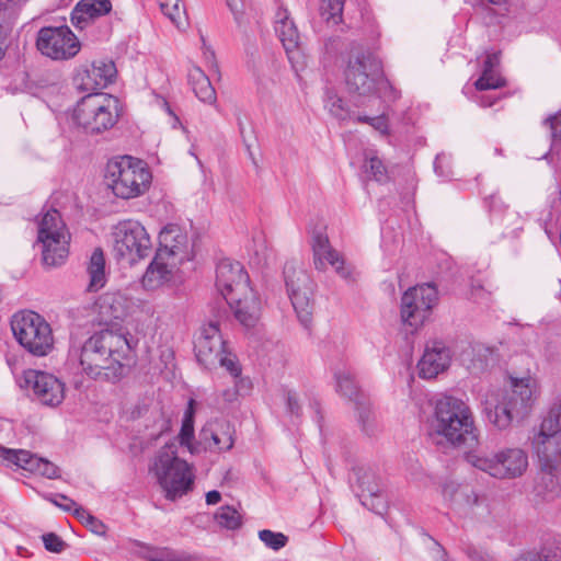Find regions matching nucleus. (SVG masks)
Returning <instances> with one entry per match:
<instances>
[{
    "label": "nucleus",
    "mask_w": 561,
    "mask_h": 561,
    "mask_svg": "<svg viewBox=\"0 0 561 561\" xmlns=\"http://www.w3.org/2000/svg\"><path fill=\"white\" fill-rule=\"evenodd\" d=\"M133 337L112 330H103L90 336L79 354L82 370L94 379L115 382L124 374L122 360L133 350Z\"/></svg>",
    "instance_id": "obj_1"
},
{
    "label": "nucleus",
    "mask_w": 561,
    "mask_h": 561,
    "mask_svg": "<svg viewBox=\"0 0 561 561\" xmlns=\"http://www.w3.org/2000/svg\"><path fill=\"white\" fill-rule=\"evenodd\" d=\"M432 432L455 447H471L479 439V430L469 404L453 396L436 401Z\"/></svg>",
    "instance_id": "obj_2"
},
{
    "label": "nucleus",
    "mask_w": 561,
    "mask_h": 561,
    "mask_svg": "<svg viewBox=\"0 0 561 561\" xmlns=\"http://www.w3.org/2000/svg\"><path fill=\"white\" fill-rule=\"evenodd\" d=\"M345 82L348 92L360 104L374 98L383 101L397 99L394 89L383 76L381 61L370 51H358L350 58Z\"/></svg>",
    "instance_id": "obj_3"
},
{
    "label": "nucleus",
    "mask_w": 561,
    "mask_h": 561,
    "mask_svg": "<svg viewBox=\"0 0 561 561\" xmlns=\"http://www.w3.org/2000/svg\"><path fill=\"white\" fill-rule=\"evenodd\" d=\"M539 396L538 386L530 377L512 379V390L497 398H489L484 404V414L489 423L503 431L514 420L524 419L533 410Z\"/></svg>",
    "instance_id": "obj_4"
},
{
    "label": "nucleus",
    "mask_w": 561,
    "mask_h": 561,
    "mask_svg": "<svg viewBox=\"0 0 561 561\" xmlns=\"http://www.w3.org/2000/svg\"><path fill=\"white\" fill-rule=\"evenodd\" d=\"M150 471L170 501L182 497L193 489V467L178 456L174 443L165 444L157 453Z\"/></svg>",
    "instance_id": "obj_5"
},
{
    "label": "nucleus",
    "mask_w": 561,
    "mask_h": 561,
    "mask_svg": "<svg viewBox=\"0 0 561 561\" xmlns=\"http://www.w3.org/2000/svg\"><path fill=\"white\" fill-rule=\"evenodd\" d=\"M105 178L114 195L124 199L145 194L151 183V172L147 164L130 156L111 160L106 165Z\"/></svg>",
    "instance_id": "obj_6"
},
{
    "label": "nucleus",
    "mask_w": 561,
    "mask_h": 561,
    "mask_svg": "<svg viewBox=\"0 0 561 561\" xmlns=\"http://www.w3.org/2000/svg\"><path fill=\"white\" fill-rule=\"evenodd\" d=\"M118 116V100L106 93H88L72 111L73 123L88 134H100L112 128Z\"/></svg>",
    "instance_id": "obj_7"
},
{
    "label": "nucleus",
    "mask_w": 561,
    "mask_h": 561,
    "mask_svg": "<svg viewBox=\"0 0 561 561\" xmlns=\"http://www.w3.org/2000/svg\"><path fill=\"white\" fill-rule=\"evenodd\" d=\"M15 340L30 354L43 357L54 348V334L50 324L35 311L23 310L11 319Z\"/></svg>",
    "instance_id": "obj_8"
},
{
    "label": "nucleus",
    "mask_w": 561,
    "mask_h": 561,
    "mask_svg": "<svg viewBox=\"0 0 561 561\" xmlns=\"http://www.w3.org/2000/svg\"><path fill=\"white\" fill-rule=\"evenodd\" d=\"M194 348L198 363L205 368L222 367L233 378L241 375V367L236 355L231 354L226 347L218 321H209L199 329Z\"/></svg>",
    "instance_id": "obj_9"
},
{
    "label": "nucleus",
    "mask_w": 561,
    "mask_h": 561,
    "mask_svg": "<svg viewBox=\"0 0 561 561\" xmlns=\"http://www.w3.org/2000/svg\"><path fill=\"white\" fill-rule=\"evenodd\" d=\"M468 462L499 480H513L522 477L528 468V454L519 447H505L486 455L469 453Z\"/></svg>",
    "instance_id": "obj_10"
},
{
    "label": "nucleus",
    "mask_w": 561,
    "mask_h": 561,
    "mask_svg": "<svg viewBox=\"0 0 561 561\" xmlns=\"http://www.w3.org/2000/svg\"><path fill=\"white\" fill-rule=\"evenodd\" d=\"M113 253L117 260L135 264L147 257L152 250L151 238L137 220H122L112 230Z\"/></svg>",
    "instance_id": "obj_11"
},
{
    "label": "nucleus",
    "mask_w": 561,
    "mask_h": 561,
    "mask_svg": "<svg viewBox=\"0 0 561 561\" xmlns=\"http://www.w3.org/2000/svg\"><path fill=\"white\" fill-rule=\"evenodd\" d=\"M70 234L60 214L48 210L38 224L37 243L42 247V260L47 266H59L69 254Z\"/></svg>",
    "instance_id": "obj_12"
},
{
    "label": "nucleus",
    "mask_w": 561,
    "mask_h": 561,
    "mask_svg": "<svg viewBox=\"0 0 561 561\" xmlns=\"http://www.w3.org/2000/svg\"><path fill=\"white\" fill-rule=\"evenodd\" d=\"M287 291L299 321L305 325L311 321L313 310V283L310 275L301 266L287 263L284 267Z\"/></svg>",
    "instance_id": "obj_13"
},
{
    "label": "nucleus",
    "mask_w": 561,
    "mask_h": 561,
    "mask_svg": "<svg viewBox=\"0 0 561 561\" xmlns=\"http://www.w3.org/2000/svg\"><path fill=\"white\" fill-rule=\"evenodd\" d=\"M36 47L45 57L64 61L78 55L81 43L67 25L45 26L37 33Z\"/></svg>",
    "instance_id": "obj_14"
},
{
    "label": "nucleus",
    "mask_w": 561,
    "mask_h": 561,
    "mask_svg": "<svg viewBox=\"0 0 561 561\" xmlns=\"http://www.w3.org/2000/svg\"><path fill=\"white\" fill-rule=\"evenodd\" d=\"M437 289L432 284L409 288L401 298V319L411 332L416 331L430 317L437 302Z\"/></svg>",
    "instance_id": "obj_15"
},
{
    "label": "nucleus",
    "mask_w": 561,
    "mask_h": 561,
    "mask_svg": "<svg viewBox=\"0 0 561 561\" xmlns=\"http://www.w3.org/2000/svg\"><path fill=\"white\" fill-rule=\"evenodd\" d=\"M311 247L317 270L324 271L327 265H331L335 273L346 283L353 284L356 282L358 273L354 266L345 261L344 256L339 251L331 247L325 233L321 231L313 232Z\"/></svg>",
    "instance_id": "obj_16"
},
{
    "label": "nucleus",
    "mask_w": 561,
    "mask_h": 561,
    "mask_svg": "<svg viewBox=\"0 0 561 561\" xmlns=\"http://www.w3.org/2000/svg\"><path fill=\"white\" fill-rule=\"evenodd\" d=\"M24 379L32 390L33 399L41 405L57 408L62 403L66 386L55 375L31 369L25 371Z\"/></svg>",
    "instance_id": "obj_17"
},
{
    "label": "nucleus",
    "mask_w": 561,
    "mask_h": 561,
    "mask_svg": "<svg viewBox=\"0 0 561 561\" xmlns=\"http://www.w3.org/2000/svg\"><path fill=\"white\" fill-rule=\"evenodd\" d=\"M116 66L110 59H98L90 65L81 66L75 75L73 81L82 92L96 93L111 84L116 78Z\"/></svg>",
    "instance_id": "obj_18"
},
{
    "label": "nucleus",
    "mask_w": 561,
    "mask_h": 561,
    "mask_svg": "<svg viewBox=\"0 0 561 561\" xmlns=\"http://www.w3.org/2000/svg\"><path fill=\"white\" fill-rule=\"evenodd\" d=\"M157 253L183 264L193 259V244L184 228L170 224L159 233Z\"/></svg>",
    "instance_id": "obj_19"
},
{
    "label": "nucleus",
    "mask_w": 561,
    "mask_h": 561,
    "mask_svg": "<svg viewBox=\"0 0 561 561\" xmlns=\"http://www.w3.org/2000/svg\"><path fill=\"white\" fill-rule=\"evenodd\" d=\"M249 276L241 263L230 259L221 260L216 268V288L222 298L239 296L240 291H249Z\"/></svg>",
    "instance_id": "obj_20"
},
{
    "label": "nucleus",
    "mask_w": 561,
    "mask_h": 561,
    "mask_svg": "<svg viewBox=\"0 0 561 561\" xmlns=\"http://www.w3.org/2000/svg\"><path fill=\"white\" fill-rule=\"evenodd\" d=\"M275 32L282 42L295 71L298 72L304 70L306 67V61L299 46V32L286 9H279L276 12Z\"/></svg>",
    "instance_id": "obj_21"
},
{
    "label": "nucleus",
    "mask_w": 561,
    "mask_h": 561,
    "mask_svg": "<svg viewBox=\"0 0 561 561\" xmlns=\"http://www.w3.org/2000/svg\"><path fill=\"white\" fill-rule=\"evenodd\" d=\"M0 459L9 465H14L18 468L48 479H55L59 476V470L53 462L37 457L25 449H9L0 446Z\"/></svg>",
    "instance_id": "obj_22"
},
{
    "label": "nucleus",
    "mask_w": 561,
    "mask_h": 561,
    "mask_svg": "<svg viewBox=\"0 0 561 561\" xmlns=\"http://www.w3.org/2000/svg\"><path fill=\"white\" fill-rule=\"evenodd\" d=\"M451 351L443 342H433L425 347L423 356L417 363L419 376L423 379H433L444 373L450 365Z\"/></svg>",
    "instance_id": "obj_23"
},
{
    "label": "nucleus",
    "mask_w": 561,
    "mask_h": 561,
    "mask_svg": "<svg viewBox=\"0 0 561 561\" xmlns=\"http://www.w3.org/2000/svg\"><path fill=\"white\" fill-rule=\"evenodd\" d=\"M533 453L547 470L556 469L561 462V435L533 433L529 437Z\"/></svg>",
    "instance_id": "obj_24"
},
{
    "label": "nucleus",
    "mask_w": 561,
    "mask_h": 561,
    "mask_svg": "<svg viewBox=\"0 0 561 561\" xmlns=\"http://www.w3.org/2000/svg\"><path fill=\"white\" fill-rule=\"evenodd\" d=\"M333 374L336 391L355 403L358 409V417L360 422L365 423L368 421L370 414L368 404L366 403L365 397L358 391L351 369L344 366H336L333 369Z\"/></svg>",
    "instance_id": "obj_25"
},
{
    "label": "nucleus",
    "mask_w": 561,
    "mask_h": 561,
    "mask_svg": "<svg viewBox=\"0 0 561 561\" xmlns=\"http://www.w3.org/2000/svg\"><path fill=\"white\" fill-rule=\"evenodd\" d=\"M233 427L226 421L209 423L201 431L199 444L210 451H227L233 447Z\"/></svg>",
    "instance_id": "obj_26"
},
{
    "label": "nucleus",
    "mask_w": 561,
    "mask_h": 561,
    "mask_svg": "<svg viewBox=\"0 0 561 561\" xmlns=\"http://www.w3.org/2000/svg\"><path fill=\"white\" fill-rule=\"evenodd\" d=\"M181 263L156 253L142 276V286L149 290L163 286L173 279Z\"/></svg>",
    "instance_id": "obj_27"
},
{
    "label": "nucleus",
    "mask_w": 561,
    "mask_h": 561,
    "mask_svg": "<svg viewBox=\"0 0 561 561\" xmlns=\"http://www.w3.org/2000/svg\"><path fill=\"white\" fill-rule=\"evenodd\" d=\"M227 304L233 310L236 319L244 327L251 328L260 319L261 304L254 290L240 291L239 296L230 297Z\"/></svg>",
    "instance_id": "obj_28"
},
{
    "label": "nucleus",
    "mask_w": 561,
    "mask_h": 561,
    "mask_svg": "<svg viewBox=\"0 0 561 561\" xmlns=\"http://www.w3.org/2000/svg\"><path fill=\"white\" fill-rule=\"evenodd\" d=\"M100 312L107 320H124L135 312L137 304L122 291L104 294L100 299Z\"/></svg>",
    "instance_id": "obj_29"
},
{
    "label": "nucleus",
    "mask_w": 561,
    "mask_h": 561,
    "mask_svg": "<svg viewBox=\"0 0 561 561\" xmlns=\"http://www.w3.org/2000/svg\"><path fill=\"white\" fill-rule=\"evenodd\" d=\"M111 9L110 0H81L71 12V22L82 28L89 20L105 15Z\"/></svg>",
    "instance_id": "obj_30"
},
{
    "label": "nucleus",
    "mask_w": 561,
    "mask_h": 561,
    "mask_svg": "<svg viewBox=\"0 0 561 561\" xmlns=\"http://www.w3.org/2000/svg\"><path fill=\"white\" fill-rule=\"evenodd\" d=\"M188 82L196 98L209 105L217 101L216 90L211 85L209 78L199 67H193L188 71Z\"/></svg>",
    "instance_id": "obj_31"
},
{
    "label": "nucleus",
    "mask_w": 561,
    "mask_h": 561,
    "mask_svg": "<svg viewBox=\"0 0 561 561\" xmlns=\"http://www.w3.org/2000/svg\"><path fill=\"white\" fill-rule=\"evenodd\" d=\"M500 59L497 54H489L484 60L481 77L474 82L479 91L499 89L505 84V80L497 73L496 66Z\"/></svg>",
    "instance_id": "obj_32"
},
{
    "label": "nucleus",
    "mask_w": 561,
    "mask_h": 561,
    "mask_svg": "<svg viewBox=\"0 0 561 561\" xmlns=\"http://www.w3.org/2000/svg\"><path fill=\"white\" fill-rule=\"evenodd\" d=\"M87 273L89 275L88 289L90 291H98L104 287L106 283L105 257L100 248L94 249L92 252L87 266Z\"/></svg>",
    "instance_id": "obj_33"
},
{
    "label": "nucleus",
    "mask_w": 561,
    "mask_h": 561,
    "mask_svg": "<svg viewBox=\"0 0 561 561\" xmlns=\"http://www.w3.org/2000/svg\"><path fill=\"white\" fill-rule=\"evenodd\" d=\"M194 403L193 399L188 401L178 436L180 445L186 447L192 455L199 453V444L194 443Z\"/></svg>",
    "instance_id": "obj_34"
},
{
    "label": "nucleus",
    "mask_w": 561,
    "mask_h": 561,
    "mask_svg": "<svg viewBox=\"0 0 561 561\" xmlns=\"http://www.w3.org/2000/svg\"><path fill=\"white\" fill-rule=\"evenodd\" d=\"M533 433L561 435V401L551 404Z\"/></svg>",
    "instance_id": "obj_35"
},
{
    "label": "nucleus",
    "mask_w": 561,
    "mask_h": 561,
    "mask_svg": "<svg viewBox=\"0 0 561 561\" xmlns=\"http://www.w3.org/2000/svg\"><path fill=\"white\" fill-rule=\"evenodd\" d=\"M357 476V484L360 490L358 494L360 502L363 505H368L366 495H368L371 500L377 494H380L381 488L378 482L376 474L368 470H358Z\"/></svg>",
    "instance_id": "obj_36"
},
{
    "label": "nucleus",
    "mask_w": 561,
    "mask_h": 561,
    "mask_svg": "<svg viewBox=\"0 0 561 561\" xmlns=\"http://www.w3.org/2000/svg\"><path fill=\"white\" fill-rule=\"evenodd\" d=\"M162 13L178 27L186 26V12L180 5V0H158Z\"/></svg>",
    "instance_id": "obj_37"
},
{
    "label": "nucleus",
    "mask_w": 561,
    "mask_h": 561,
    "mask_svg": "<svg viewBox=\"0 0 561 561\" xmlns=\"http://www.w3.org/2000/svg\"><path fill=\"white\" fill-rule=\"evenodd\" d=\"M344 0H321L319 12L321 18L332 25L342 22Z\"/></svg>",
    "instance_id": "obj_38"
},
{
    "label": "nucleus",
    "mask_w": 561,
    "mask_h": 561,
    "mask_svg": "<svg viewBox=\"0 0 561 561\" xmlns=\"http://www.w3.org/2000/svg\"><path fill=\"white\" fill-rule=\"evenodd\" d=\"M215 519L220 527L234 530L241 526V515L229 505L221 506L215 514Z\"/></svg>",
    "instance_id": "obj_39"
},
{
    "label": "nucleus",
    "mask_w": 561,
    "mask_h": 561,
    "mask_svg": "<svg viewBox=\"0 0 561 561\" xmlns=\"http://www.w3.org/2000/svg\"><path fill=\"white\" fill-rule=\"evenodd\" d=\"M325 108L329 113L339 121H346L351 118V111L345 102L335 93L328 92L325 99Z\"/></svg>",
    "instance_id": "obj_40"
},
{
    "label": "nucleus",
    "mask_w": 561,
    "mask_h": 561,
    "mask_svg": "<svg viewBox=\"0 0 561 561\" xmlns=\"http://www.w3.org/2000/svg\"><path fill=\"white\" fill-rule=\"evenodd\" d=\"M458 495L453 502L457 508H470L480 503L478 494L468 485H461Z\"/></svg>",
    "instance_id": "obj_41"
},
{
    "label": "nucleus",
    "mask_w": 561,
    "mask_h": 561,
    "mask_svg": "<svg viewBox=\"0 0 561 561\" xmlns=\"http://www.w3.org/2000/svg\"><path fill=\"white\" fill-rule=\"evenodd\" d=\"M83 525H85L92 533L96 535H103L105 533V525L91 515L85 508L82 506L80 508H76L75 515Z\"/></svg>",
    "instance_id": "obj_42"
},
{
    "label": "nucleus",
    "mask_w": 561,
    "mask_h": 561,
    "mask_svg": "<svg viewBox=\"0 0 561 561\" xmlns=\"http://www.w3.org/2000/svg\"><path fill=\"white\" fill-rule=\"evenodd\" d=\"M259 538L265 543L266 547L273 550H279L287 543V537L282 533H274L268 529H263L259 533Z\"/></svg>",
    "instance_id": "obj_43"
},
{
    "label": "nucleus",
    "mask_w": 561,
    "mask_h": 561,
    "mask_svg": "<svg viewBox=\"0 0 561 561\" xmlns=\"http://www.w3.org/2000/svg\"><path fill=\"white\" fill-rule=\"evenodd\" d=\"M355 121L358 123L369 124L375 130L379 131L381 135H387L389 131L388 119L383 114L376 117L358 115L356 116Z\"/></svg>",
    "instance_id": "obj_44"
},
{
    "label": "nucleus",
    "mask_w": 561,
    "mask_h": 561,
    "mask_svg": "<svg viewBox=\"0 0 561 561\" xmlns=\"http://www.w3.org/2000/svg\"><path fill=\"white\" fill-rule=\"evenodd\" d=\"M237 125L243 144L248 149H250L251 140L253 139V129L248 116L245 114L239 113L237 115Z\"/></svg>",
    "instance_id": "obj_45"
},
{
    "label": "nucleus",
    "mask_w": 561,
    "mask_h": 561,
    "mask_svg": "<svg viewBox=\"0 0 561 561\" xmlns=\"http://www.w3.org/2000/svg\"><path fill=\"white\" fill-rule=\"evenodd\" d=\"M42 539L45 549L54 553H60L67 547V543L54 533L43 535Z\"/></svg>",
    "instance_id": "obj_46"
},
{
    "label": "nucleus",
    "mask_w": 561,
    "mask_h": 561,
    "mask_svg": "<svg viewBox=\"0 0 561 561\" xmlns=\"http://www.w3.org/2000/svg\"><path fill=\"white\" fill-rule=\"evenodd\" d=\"M366 170L369 171L377 182L387 180V171L380 159L371 157L366 163Z\"/></svg>",
    "instance_id": "obj_47"
},
{
    "label": "nucleus",
    "mask_w": 561,
    "mask_h": 561,
    "mask_svg": "<svg viewBox=\"0 0 561 561\" xmlns=\"http://www.w3.org/2000/svg\"><path fill=\"white\" fill-rule=\"evenodd\" d=\"M249 380L237 377L234 378V385L231 388L224 390L222 398L226 402L231 403L234 402L239 396V391L244 387L249 386Z\"/></svg>",
    "instance_id": "obj_48"
},
{
    "label": "nucleus",
    "mask_w": 561,
    "mask_h": 561,
    "mask_svg": "<svg viewBox=\"0 0 561 561\" xmlns=\"http://www.w3.org/2000/svg\"><path fill=\"white\" fill-rule=\"evenodd\" d=\"M51 502L64 510L65 512H72L73 515H76V508H80L73 500L69 499L68 496L64 494H57L54 499H51Z\"/></svg>",
    "instance_id": "obj_49"
},
{
    "label": "nucleus",
    "mask_w": 561,
    "mask_h": 561,
    "mask_svg": "<svg viewBox=\"0 0 561 561\" xmlns=\"http://www.w3.org/2000/svg\"><path fill=\"white\" fill-rule=\"evenodd\" d=\"M551 130V137L553 139H561V111L554 115L549 116L546 119Z\"/></svg>",
    "instance_id": "obj_50"
},
{
    "label": "nucleus",
    "mask_w": 561,
    "mask_h": 561,
    "mask_svg": "<svg viewBox=\"0 0 561 561\" xmlns=\"http://www.w3.org/2000/svg\"><path fill=\"white\" fill-rule=\"evenodd\" d=\"M522 217L514 210H507L503 217V224L507 228H512L513 230H518L522 228V226L517 225V221H522Z\"/></svg>",
    "instance_id": "obj_51"
},
{
    "label": "nucleus",
    "mask_w": 561,
    "mask_h": 561,
    "mask_svg": "<svg viewBox=\"0 0 561 561\" xmlns=\"http://www.w3.org/2000/svg\"><path fill=\"white\" fill-rule=\"evenodd\" d=\"M156 104L161 107L162 110H164L172 118V122H171V125L172 127H176L179 125H181V122L179 119V117L173 113L172 108L170 107L168 101L162 98V96H156Z\"/></svg>",
    "instance_id": "obj_52"
},
{
    "label": "nucleus",
    "mask_w": 561,
    "mask_h": 561,
    "mask_svg": "<svg viewBox=\"0 0 561 561\" xmlns=\"http://www.w3.org/2000/svg\"><path fill=\"white\" fill-rule=\"evenodd\" d=\"M538 556L540 558L539 561H561V548H543Z\"/></svg>",
    "instance_id": "obj_53"
},
{
    "label": "nucleus",
    "mask_w": 561,
    "mask_h": 561,
    "mask_svg": "<svg viewBox=\"0 0 561 561\" xmlns=\"http://www.w3.org/2000/svg\"><path fill=\"white\" fill-rule=\"evenodd\" d=\"M460 488V484L454 482L446 483L443 488L444 499L453 504L454 500L458 495L457 493L459 492Z\"/></svg>",
    "instance_id": "obj_54"
},
{
    "label": "nucleus",
    "mask_w": 561,
    "mask_h": 561,
    "mask_svg": "<svg viewBox=\"0 0 561 561\" xmlns=\"http://www.w3.org/2000/svg\"><path fill=\"white\" fill-rule=\"evenodd\" d=\"M366 499L368 502V505H365L366 507H368L369 510L374 511L377 514H382V511L385 510L386 505L379 494L374 496L373 500L368 495H366Z\"/></svg>",
    "instance_id": "obj_55"
},
{
    "label": "nucleus",
    "mask_w": 561,
    "mask_h": 561,
    "mask_svg": "<svg viewBox=\"0 0 561 561\" xmlns=\"http://www.w3.org/2000/svg\"><path fill=\"white\" fill-rule=\"evenodd\" d=\"M287 409L293 415H298L300 407L298 404V399L295 392L289 391L287 393Z\"/></svg>",
    "instance_id": "obj_56"
},
{
    "label": "nucleus",
    "mask_w": 561,
    "mask_h": 561,
    "mask_svg": "<svg viewBox=\"0 0 561 561\" xmlns=\"http://www.w3.org/2000/svg\"><path fill=\"white\" fill-rule=\"evenodd\" d=\"M467 554L471 561H488L489 559V556L484 551L473 547L468 548Z\"/></svg>",
    "instance_id": "obj_57"
},
{
    "label": "nucleus",
    "mask_w": 561,
    "mask_h": 561,
    "mask_svg": "<svg viewBox=\"0 0 561 561\" xmlns=\"http://www.w3.org/2000/svg\"><path fill=\"white\" fill-rule=\"evenodd\" d=\"M220 500H221V494L216 490H213V491H209L206 493V503L208 505H216L220 502Z\"/></svg>",
    "instance_id": "obj_58"
},
{
    "label": "nucleus",
    "mask_w": 561,
    "mask_h": 561,
    "mask_svg": "<svg viewBox=\"0 0 561 561\" xmlns=\"http://www.w3.org/2000/svg\"><path fill=\"white\" fill-rule=\"evenodd\" d=\"M540 558L538 556V552H525L518 556V558L515 561H539Z\"/></svg>",
    "instance_id": "obj_59"
},
{
    "label": "nucleus",
    "mask_w": 561,
    "mask_h": 561,
    "mask_svg": "<svg viewBox=\"0 0 561 561\" xmlns=\"http://www.w3.org/2000/svg\"><path fill=\"white\" fill-rule=\"evenodd\" d=\"M151 561H179V556L173 553H160L157 557H153Z\"/></svg>",
    "instance_id": "obj_60"
},
{
    "label": "nucleus",
    "mask_w": 561,
    "mask_h": 561,
    "mask_svg": "<svg viewBox=\"0 0 561 561\" xmlns=\"http://www.w3.org/2000/svg\"><path fill=\"white\" fill-rule=\"evenodd\" d=\"M444 159L445 157L443 154H438L434 162V170L439 176H445L444 172L442 171Z\"/></svg>",
    "instance_id": "obj_61"
},
{
    "label": "nucleus",
    "mask_w": 561,
    "mask_h": 561,
    "mask_svg": "<svg viewBox=\"0 0 561 561\" xmlns=\"http://www.w3.org/2000/svg\"><path fill=\"white\" fill-rule=\"evenodd\" d=\"M495 102L494 98H491L490 95H482L479 100V103L483 107L492 106Z\"/></svg>",
    "instance_id": "obj_62"
},
{
    "label": "nucleus",
    "mask_w": 561,
    "mask_h": 561,
    "mask_svg": "<svg viewBox=\"0 0 561 561\" xmlns=\"http://www.w3.org/2000/svg\"><path fill=\"white\" fill-rule=\"evenodd\" d=\"M435 546L437 561H447L446 551L437 542H435Z\"/></svg>",
    "instance_id": "obj_63"
},
{
    "label": "nucleus",
    "mask_w": 561,
    "mask_h": 561,
    "mask_svg": "<svg viewBox=\"0 0 561 561\" xmlns=\"http://www.w3.org/2000/svg\"><path fill=\"white\" fill-rule=\"evenodd\" d=\"M228 7L233 13H238L240 11V0H226Z\"/></svg>",
    "instance_id": "obj_64"
}]
</instances>
